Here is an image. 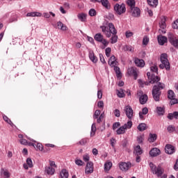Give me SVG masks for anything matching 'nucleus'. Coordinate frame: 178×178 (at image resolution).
I'll list each match as a JSON object with an SVG mask.
<instances>
[{
  "instance_id": "dca6fc26",
  "label": "nucleus",
  "mask_w": 178,
  "mask_h": 178,
  "mask_svg": "<svg viewBox=\"0 0 178 178\" xmlns=\"http://www.w3.org/2000/svg\"><path fill=\"white\" fill-rule=\"evenodd\" d=\"M134 63L138 67H144L145 66V61L143 59L135 58Z\"/></svg>"
},
{
  "instance_id": "a19ab883",
  "label": "nucleus",
  "mask_w": 178,
  "mask_h": 178,
  "mask_svg": "<svg viewBox=\"0 0 178 178\" xmlns=\"http://www.w3.org/2000/svg\"><path fill=\"white\" fill-rule=\"evenodd\" d=\"M156 111H157L158 115H163V113H165V109L162 107H157Z\"/></svg>"
},
{
  "instance_id": "69168bd1",
  "label": "nucleus",
  "mask_w": 178,
  "mask_h": 178,
  "mask_svg": "<svg viewBox=\"0 0 178 178\" xmlns=\"http://www.w3.org/2000/svg\"><path fill=\"white\" fill-rule=\"evenodd\" d=\"M120 126V122H115L113 125V130H116Z\"/></svg>"
},
{
  "instance_id": "4d7b16f0",
  "label": "nucleus",
  "mask_w": 178,
  "mask_h": 178,
  "mask_svg": "<svg viewBox=\"0 0 178 178\" xmlns=\"http://www.w3.org/2000/svg\"><path fill=\"white\" fill-rule=\"evenodd\" d=\"M35 147H36V149H38L39 151H42V149H44L42 144L41 143H37V145H35Z\"/></svg>"
},
{
  "instance_id": "a18cd8bd",
  "label": "nucleus",
  "mask_w": 178,
  "mask_h": 178,
  "mask_svg": "<svg viewBox=\"0 0 178 178\" xmlns=\"http://www.w3.org/2000/svg\"><path fill=\"white\" fill-rule=\"evenodd\" d=\"M150 70L153 73H158V66H156V65H154L151 66Z\"/></svg>"
},
{
  "instance_id": "cd10ccee",
  "label": "nucleus",
  "mask_w": 178,
  "mask_h": 178,
  "mask_svg": "<svg viewBox=\"0 0 178 178\" xmlns=\"http://www.w3.org/2000/svg\"><path fill=\"white\" fill-rule=\"evenodd\" d=\"M137 129L139 130V131H144L145 130H147V124L140 123L137 127Z\"/></svg>"
},
{
  "instance_id": "9b49d317",
  "label": "nucleus",
  "mask_w": 178,
  "mask_h": 178,
  "mask_svg": "<svg viewBox=\"0 0 178 178\" xmlns=\"http://www.w3.org/2000/svg\"><path fill=\"white\" fill-rule=\"evenodd\" d=\"M130 13L133 17H140V15H141V10L138 7H134L130 10Z\"/></svg>"
},
{
  "instance_id": "c9c22d12",
  "label": "nucleus",
  "mask_w": 178,
  "mask_h": 178,
  "mask_svg": "<svg viewBox=\"0 0 178 178\" xmlns=\"http://www.w3.org/2000/svg\"><path fill=\"white\" fill-rule=\"evenodd\" d=\"M125 130L126 129H124V127L123 126H122L118 129H117L116 133L118 135L124 134V133H126Z\"/></svg>"
},
{
  "instance_id": "b1692460",
  "label": "nucleus",
  "mask_w": 178,
  "mask_h": 178,
  "mask_svg": "<svg viewBox=\"0 0 178 178\" xmlns=\"http://www.w3.org/2000/svg\"><path fill=\"white\" fill-rule=\"evenodd\" d=\"M57 27L59 29V30H62V31H66L67 30V26L66 25L63 24L61 22H57Z\"/></svg>"
},
{
  "instance_id": "c03bdc74",
  "label": "nucleus",
  "mask_w": 178,
  "mask_h": 178,
  "mask_svg": "<svg viewBox=\"0 0 178 178\" xmlns=\"http://www.w3.org/2000/svg\"><path fill=\"white\" fill-rule=\"evenodd\" d=\"M167 130H168V133H173V131H175V130H176V128L173 125H169L167 127Z\"/></svg>"
},
{
  "instance_id": "6e6552de",
  "label": "nucleus",
  "mask_w": 178,
  "mask_h": 178,
  "mask_svg": "<svg viewBox=\"0 0 178 178\" xmlns=\"http://www.w3.org/2000/svg\"><path fill=\"white\" fill-rule=\"evenodd\" d=\"M147 76L151 84H154L156 83V86H158V83H161L159 82V80H161V78H159L158 76H155L153 74L151 75V72H147Z\"/></svg>"
},
{
  "instance_id": "72a5a7b5",
  "label": "nucleus",
  "mask_w": 178,
  "mask_h": 178,
  "mask_svg": "<svg viewBox=\"0 0 178 178\" xmlns=\"http://www.w3.org/2000/svg\"><path fill=\"white\" fill-rule=\"evenodd\" d=\"M114 70L116 73L118 79H120L122 77V72H120V68L119 67H114Z\"/></svg>"
},
{
  "instance_id": "bf43d9fd",
  "label": "nucleus",
  "mask_w": 178,
  "mask_h": 178,
  "mask_svg": "<svg viewBox=\"0 0 178 178\" xmlns=\"http://www.w3.org/2000/svg\"><path fill=\"white\" fill-rule=\"evenodd\" d=\"M83 160L84 161V162H88V161H90V155L88 154L83 155Z\"/></svg>"
},
{
  "instance_id": "603ef678",
  "label": "nucleus",
  "mask_w": 178,
  "mask_h": 178,
  "mask_svg": "<svg viewBox=\"0 0 178 178\" xmlns=\"http://www.w3.org/2000/svg\"><path fill=\"white\" fill-rule=\"evenodd\" d=\"M26 164L28 165L29 168H33V161H31V159L28 158L26 159Z\"/></svg>"
},
{
  "instance_id": "423d86ee",
  "label": "nucleus",
  "mask_w": 178,
  "mask_h": 178,
  "mask_svg": "<svg viewBox=\"0 0 178 178\" xmlns=\"http://www.w3.org/2000/svg\"><path fill=\"white\" fill-rule=\"evenodd\" d=\"M94 38L95 41H97V42L103 44L104 47H108V45H109V42H108L106 39L104 38V35L101 34V33L95 34Z\"/></svg>"
},
{
  "instance_id": "f704fd0d",
  "label": "nucleus",
  "mask_w": 178,
  "mask_h": 178,
  "mask_svg": "<svg viewBox=\"0 0 178 178\" xmlns=\"http://www.w3.org/2000/svg\"><path fill=\"white\" fill-rule=\"evenodd\" d=\"M135 154L136 155H141V154H143V149H141V147H140V145H137L135 147Z\"/></svg>"
},
{
  "instance_id": "0e129e2a",
  "label": "nucleus",
  "mask_w": 178,
  "mask_h": 178,
  "mask_svg": "<svg viewBox=\"0 0 178 178\" xmlns=\"http://www.w3.org/2000/svg\"><path fill=\"white\" fill-rule=\"evenodd\" d=\"M125 35L127 38H130V37H133V32H130L128 31L125 33Z\"/></svg>"
},
{
  "instance_id": "13d9d810",
  "label": "nucleus",
  "mask_w": 178,
  "mask_h": 178,
  "mask_svg": "<svg viewBox=\"0 0 178 178\" xmlns=\"http://www.w3.org/2000/svg\"><path fill=\"white\" fill-rule=\"evenodd\" d=\"M171 105H175L176 104H178V99L174 97L173 99H170Z\"/></svg>"
},
{
  "instance_id": "338daca9",
  "label": "nucleus",
  "mask_w": 178,
  "mask_h": 178,
  "mask_svg": "<svg viewBox=\"0 0 178 178\" xmlns=\"http://www.w3.org/2000/svg\"><path fill=\"white\" fill-rule=\"evenodd\" d=\"M97 98L101 99L102 98V90H99L97 91Z\"/></svg>"
},
{
  "instance_id": "58836bf2",
  "label": "nucleus",
  "mask_w": 178,
  "mask_h": 178,
  "mask_svg": "<svg viewBox=\"0 0 178 178\" xmlns=\"http://www.w3.org/2000/svg\"><path fill=\"white\" fill-rule=\"evenodd\" d=\"M51 15H52L53 17H55V13H52V12H49V13H43V16L44 17H45L46 19H49L51 17Z\"/></svg>"
},
{
  "instance_id": "e433bc0d",
  "label": "nucleus",
  "mask_w": 178,
  "mask_h": 178,
  "mask_svg": "<svg viewBox=\"0 0 178 178\" xmlns=\"http://www.w3.org/2000/svg\"><path fill=\"white\" fill-rule=\"evenodd\" d=\"M78 19L81 20V22H86V19H87V15L84 13H81L78 15Z\"/></svg>"
},
{
  "instance_id": "a211bd4d",
  "label": "nucleus",
  "mask_w": 178,
  "mask_h": 178,
  "mask_svg": "<svg viewBox=\"0 0 178 178\" xmlns=\"http://www.w3.org/2000/svg\"><path fill=\"white\" fill-rule=\"evenodd\" d=\"M42 14L38 12L28 13L26 14L27 17H41Z\"/></svg>"
},
{
  "instance_id": "393cba45",
  "label": "nucleus",
  "mask_w": 178,
  "mask_h": 178,
  "mask_svg": "<svg viewBox=\"0 0 178 178\" xmlns=\"http://www.w3.org/2000/svg\"><path fill=\"white\" fill-rule=\"evenodd\" d=\"M89 58H90V60L93 63H97L98 62V58H97V56H95V54H94L93 52L89 53Z\"/></svg>"
},
{
  "instance_id": "aec40b11",
  "label": "nucleus",
  "mask_w": 178,
  "mask_h": 178,
  "mask_svg": "<svg viewBox=\"0 0 178 178\" xmlns=\"http://www.w3.org/2000/svg\"><path fill=\"white\" fill-rule=\"evenodd\" d=\"M139 101H140V104H141V105H144L148 101V96L147 95H142L139 97Z\"/></svg>"
},
{
  "instance_id": "49530a36",
  "label": "nucleus",
  "mask_w": 178,
  "mask_h": 178,
  "mask_svg": "<svg viewBox=\"0 0 178 178\" xmlns=\"http://www.w3.org/2000/svg\"><path fill=\"white\" fill-rule=\"evenodd\" d=\"M117 95L119 97V98H124V92H123V90H117Z\"/></svg>"
},
{
  "instance_id": "f3484780",
  "label": "nucleus",
  "mask_w": 178,
  "mask_h": 178,
  "mask_svg": "<svg viewBox=\"0 0 178 178\" xmlns=\"http://www.w3.org/2000/svg\"><path fill=\"white\" fill-rule=\"evenodd\" d=\"M108 65L111 67H115L118 65V60H116V57H115L114 55L111 56L109 60H108Z\"/></svg>"
},
{
  "instance_id": "7c9ffc66",
  "label": "nucleus",
  "mask_w": 178,
  "mask_h": 178,
  "mask_svg": "<svg viewBox=\"0 0 178 178\" xmlns=\"http://www.w3.org/2000/svg\"><path fill=\"white\" fill-rule=\"evenodd\" d=\"M111 168H112V162L109 161V162L105 163L104 170L106 172H109V170H111Z\"/></svg>"
},
{
  "instance_id": "5701e85b",
  "label": "nucleus",
  "mask_w": 178,
  "mask_h": 178,
  "mask_svg": "<svg viewBox=\"0 0 178 178\" xmlns=\"http://www.w3.org/2000/svg\"><path fill=\"white\" fill-rule=\"evenodd\" d=\"M156 138H158L156 134H149L148 141L149 143H154V141H156Z\"/></svg>"
},
{
  "instance_id": "680f3d73",
  "label": "nucleus",
  "mask_w": 178,
  "mask_h": 178,
  "mask_svg": "<svg viewBox=\"0 0 178 178\" xmlns=\"http://www.w3.org/2000/svg\"><path fill=\"white\" fill-rule=\"evenodd\" d=\"M170 44H172V45L175 47V48H178V40L177 39H175L174 41L172 42Z\"/></svg>"
},
{
  "instance_id": "2f4dec72",
  "label": "nucleus",
  "mask_w": 178,
  "mask_h": 178,
  "mask_svg": "<svg viewBox=\"0 0 178 178\" xmlns=\"http://www.w3.org/2000/svg\"><path fill=\"white\" fill-rule=\"evenodd\" d=\"M166 19L165 17H163L159 22V26L161 29H166Z\"/></svg>"
},
{
  "instance_id": "09e8293b",
  "label": "nucleus",
  "mask_w": 178,
  "mask_h": 178,
  "mask_svg": "<svg viewBox=\"0 0 178 178\" xmlns=\"http://www.w3.org/2000/svg\"><path fill=\"white\" fill-rule=\"evenodd\" d=\"M112 49H111V47H107L105 50L106 52V56H107V58H109V56H111V52Z\"/></svg>"
},
{
  "instance_id": "4be33fe9",
  "label": "nucleus",
  "mask_w": 178,
  "mask_h": 178,
  "mask_svg": "<svg viewBox=\"0 0 178 178\" xmlns=\"http://www.w3.org/2000/svg\"><path fill=\"white\" fill-rule=\"evenodd\" d=\"M68 177H69V172H67L66 169H63L60 172L59 178H68Z\"/></svg>"
},
{
  "instance_id": "864d4df0",
  "label": "nucleus",
  "mask_w": 178,
  "mask_h": 178,
  "mask_svg": "<svg viewBox=\"0 0 178 178\" xmlns=\"http://www.w3.org/2000/svg\"><path fill=\"white\" fill-rule=\"evenodd\" d=\"M138 83L140 84V87H144V84H145V86H148L149 84V83L144 82L141 79L138 80Z\"/></svg>"
},
{
  "instance_id": "8fccbe9b",
  "label": "nucleus",
  "mask_w": 178,
  "mask_h": 178,
  "mask_svg": "<svg viewBox=\"0 0 178 178\" xmlns=\"http://www.w3.org/2000/svg\"><path fill=\"white\" fill-rule=\"evenodd\" d=\"M75 163L78 166H83V165H84V162H83V161H81V159H76Z\"/></svg>"
},
{
  "instance_id": "774afa93",
  "label": "nucleus",
  "mask_w": 178,
  "mask_h": 178,
  "mask_svg": "<svg viewBox=\"0 0 178 178\" xmlns=\"http://www.w3.org/2000/svg\"><path fill=\"white\" fill-rule=\"evenodd\" d=\"M143 115H147L148 113V108L145 107L142 109V111H140Z\"/></svg>"
},
{
  "instance_id": "6e6d98bb",
  "label": "nucleus",
  "mask_w": 178,
  "mask_h": 178,
  "mask_svg": "<svg viewBox=\"0 0 178 178\" xmlns=\"http://www.w3.org/2000/svg\"><path fill=\"white\" fill-rule=\"evenodd\" d=\"M99 115H101V111L96 110L95 112L93 118L95 119H98V116H99Z\"/></svg>"
},
{
  "instance_id": "473e14b6",
  "label": "nucleus",
  "mask_w": 178,
  "mask_h": 178,
  "mask_svg": "<svg viewBox=\"0 0 178 178\" xmlns=\"http://www.w3.org/2000/svg\"><path fill=\"white\" fill-rule=\"evenodd\" d=\"M168 99H173L174 98H176V95H175V92H173V90H168Z\"/></svg>"
},
{
  "instance_id": "4c0bfd02",
  "label": "nucleus",
  "mask_w": 178,
  "mask_h": 178,
  "mask_svg": "<svg viewBox=\"0 0 178 178\" xmlns=\"http://www.w3.org/2000/svg\"><path fill=\"white\" fill-rule=\"evenodd\" d=\"M132 126H133V122H131V120L128 121L127 123L123 125V127L126 130H127V129H131Z\"/></svg>"
},
{
  "instance_id": "4468645a",
  "label": "nucleus",
  "mask_w": 178,
  "mask_h": 178,
  "mask_svg": "<svg viewBox=\"0 0 178 178\" xmlns=\"http://www.w3.org/2000/svg\"><path fill=\"white\" fill-rule=\"evenodd\" d=\"M158 42L159 45H165L166 42H168V38L166 36H163L162 35H159L157 37Z\"/></svg>"
},
{
  "instance_id": "6ab92c4d",
  "label": "nucleus",
  "mask_w": 178,
  "mask_h": 178,
  "mask_svg": "<svg viewBox=\"0 0 178 178\" xmlns=\"http://www.w3.org/2000/svg\"><path fill=\"white\" fill-rule=\"evenodd\" d=\"M97 2H101L102 6L106 9H111V4L108 0H97Z\"/></svg>"
},
{
  "instance_id": "bb28decb",
  "label": "nucleus",
  "mask_w": 178,
  "mask_h": 178,
  "mask_svg": "<svg viewBox=\"0 0 178 178\" xmlns=\"http://www.w3.org/2000/svg\"><path fill=\"white\" fill-rule=\"evenodd\" d=\"M123 49L127 52H134V47L131 45H125L124 46Z\"/></svg>"
},
{
  "instance_id": "e2e57ef3",
  "label": "nucleus",
  "mask_w": 178,
  "mask_h": 178,
  "mask_svg": "<svg viewBox=\"0 0 178 178\" xmlns=\"http://www.w3.org/2000/svg\"><path fill=\"white\" fill-rule=\"evenodd\" d=\"M19 143L22 145H27V144H28L27 140H26V139H20Z\"/></svg>"
},
{
  "instance_id": "39448f33",
  "label": "nucleus",
  "mask_w": 178,
  "mask_h": 178,
  "mask_svg": "<svg viewBox=\"0 0 178 178\" xmlns=\"http://www.w3.org/2000/svg\"><path fill=\"white\" fill-rule=\"evenodd\" d=\"M114 11L119 15L126 13V5L124 3H116L114 6Z\"/></svg>"
},
{
  "instance_id": "f257e3e1",
  "label": "nucleus",
  "mask_w": 178,
  "mask_h": 178,
  "mask_svg": "<svg viewBox=\"0 0 178 178\" xmlns=\"http://www.w3.org/2000/svg\"><path fill=\"white\" fill-rule=\"evenodd\" d=\"M102 33L107 38H110L111 44L118 42V30L112 23H107L100 26Z\"/></svg>"
},
{
  "instance_id": "9d476101",
  "label": "nucleus",
  "mask_w": 178,
  "mask_h": 178,
  "mask_svg": "<svg viewBox=\"0 0 178 178\" xmlns=\"http://www.w3.org/2000/svg\"><path fill=\"white\" fill-rule=\"evenodd\" d=\"M120 170H122V172H127L130 168H131V163L130 162H122L120 163L119 165Z\"/></svg>"
},
{
  "instance_id": "c85d7f7f",
  "label": "nucleus",
  "mask_w": 178,
  "mask_h": 178,
  "mask_svg": "<svg viewBox=\"0 0 178 178\" xmlns=\"http://www.w3.org/2000/svg\"><path fill=\"white\" fill-rule=\"evenodd\" d=\"M127 5L130 8V10L133 9L134 8H136V1L135 0H128L127 1Z\"/></svg>"
},
{
  "instance_id": "3c124183",
  "label": "nucleus",
  "mask_w": 178,
  "mask_h": 178,
  "mask_svg": "<svg viewBox=\"0 0 178 178\" xmlns=\"http://www.w3.org/2000/svg\"><path fill=\"white\" fill-rule=\"evenodd\" d=\"M137 141L138 144H143V141H144V136H138L137 137Z\"/></svg>"
},
{
  "instance_id": "79ce46f5",
  "label": "nucleus",
  "mask_w": 178,
  "mask_h": 178,
  "mask_svg": "<svg viewBox=\"0 0 178 178\" xmlns=\"http://www.w3.org/2000/svg\"><path fill=\"white\" fill-rule=\"evenodd\" d=\"M175 40H176V38L175 37V35H173V33H168V41L171 43Z\"/></svg>"
},
{
  "instance_id": "0eeeda50",
  "label": "nucleus",
  "mask_w": 178,
  "mask_h": 178,
  "mask_svg": "<svg viewBox=\"0 0 178 178\" xmlns=\"http://www.w3.org/2000/svg\"><path fill=\"white\" fill-rule=\"evenodd\" d=\"M124 112L127 118H128L129 120H131V119L134 118V111H133V108H131V106H125L124 108Z\"/></svg>"
},
{
  "instance_id": "f8f14e48",
  "label": "nucleus",
  "mask_w": 178,
  "mask_h": 178,
  "mask_svg": "<svg viewBox=\"0 0 178 178\" xmlns=\"http://www.w3.org/2000/svg\"><path fill=\"white\" fill-rule=\"evenodd\" d=\"M85 172L86 175H90V173L94 172V164L92 162L90 161L87 163Z\"/></svg>"
},
{
  "instance_id": "7ed1b4c3",
  "label": "nucleus",
  "mask_w": 178,
  "mask_h": 178,
  "mask_svg": "<svg viewBox=\"0 0 178 178\" xmlns=\"http://www.w3.org/2000/svg\"><path fill=\"white\" fill-rule=\"evenodd\" d=\"M160 60L161 62V64L159 65L160 69L170 70V63H169V60H168V54H162L160 57Z\"/></svg>"
},
{
  "instance_id": "1a4fd4ad",
  "label": "nucleus",
  "mask_w": 178,
  "mask_h": 178,
  "mask_svg": "<svg viewBox=\"0 0 178 178\" xmlns=\"http://www.w3.org/2000/svg\"><path fill=\"white\" fill-rule=\"evenodd\" d=\"M127 73L129 76H134V79L137 80V78L138 77V70H137V68L132 67L127 70Z\"/></svg>"
},
{
  "instance_id": "2eb2a0df",
  "label": "nucleus",
  "mask_w": 178,
  "mask_h": 178,
  "mask_svg": "<svg viewBox=\"0 0 178 178\" xmlns=\"http://www.w3.org/2000/svg\"><path fill=\"white\" fill-rule=\"evenodd\" d=\"M149 155L153 158L158 156V155H161V150L156 147H154L149 151Z\"/></svg>"
},
{
  "instance_id": "ea45409f",
  "label": "nucleus",
  "mask_w": 178,
  "mask_h": 178,
  "mask_svg": "<svg viewBox=\"0 0 178 178\" xmlns=\"http://www.w3.org/2000/svg\"><path fill=\"white\" fill-rule=\"evenodd\" d=\"M3 120H5L6 122V123H8V124L13 127V122H12V120H10V119H9V118H8V116L3 115Z\"/></svg>"
},
{
  "instance_id": "a878e982",
  "label": "nucleus",
  "mask_w": 178,
  "mask_h": 178,
  "mask_svg": "<svg viewBox=\"0 0 178 178\" xmlns=\"http://www.w3.org/2000/svg\"><path fill=\"white\" fill-rule=\"evenodd\" d=\"M147 3L152 8H156L158 6V0H147Z\"/></svg>"
},
{
  "instance_id": "de8ad7c7",
  "label": "nucleus",
  "mask_w": 178,
  "mask_h": 178,
  "mask_svg": "<svg viewBox=\"0 0 178 178\" xmlns=\"http://www.w3.org/2000/svg\"><path fill=\"white\" fill-rule=\"evenodd\" d=\"M149 42V38H148V37L147 36H145L143 39V44L147 45Z\"/></svg>"
},
{
  "instance_id": "37998d69",
  "label": "nucleus",
  "mask_w": 178,
  "mask_h": 178,
  "mask_svg": "<svg viewBox=\"0 0 178 178\" xmlns=\"http://www.w3.org/2000/svg\"><path fill=\"white\" fill-rule=\"evenodd\" d=\"M88 143V138H83L81 139L77 144L79 145H86Z\"/></svg>"
},
{
  "instance_id": "ddd939ff",
  "label": "nucleus",
  "mask_w": 178,
  "mask_h": 178,
  "mask_svg": "<svg viewBox=\"0 0 178 178\" xmlns=\"http://www.w3.org/2000/svg\"><path fill=\"white\" fill-rule=\"evenodd\" d=\"M165 151L166 154L172 155V154H175L176 149H175V146L172 145H166L165 147Z\"/></svg>"
},
{
  "instance_id": "20e7f679",
  "label": "nucleus",
  "mask_w": 178,
  "mask_h": 178,
  "mask_svg": "<svg viewBox=\"0 0 178 178\" xmlns=\"http://www.w3.org/2000/svg\"><path fill=\"white\" fill-rule=\"evenodd\" d=\"M149 168L153 175H156L157 177H161L163 175V168L161 165L156 166L153 163H149Z\"/></svg>"
},
{
  "instance_id": "5fc2aeb1",
  "label": "nucleus",
  "mask_w": 178,
  "mask_h": 178,
  "mask_svg": "<svg viewBox=\"0 0 178 178\" xmlns=\"http://www.w3.org/2000/svg\"><path fill=\"white\" fill-rule=\"evenodd\" d=\"M89 15L90 16H96L97 15V11L94 8H92L89 10Z\"/></svg>"
},
{
  "instance_id": "052dcab7",
  "label": "nucleus",
  "mask_w": 178,
  "mask_h": 178,
  "mask_svg": "<svg viewBox=\"0 0 178 178\" xmlns=\"http://www.w3.org/2000/svg\"><path fill=\"white\" fill-rule=\"evenodd\" d=\"M172 29H175L176 30H178V19L174 22L172 24Z\"/></svg>"
},
{
  "instance_id": "f03ea898",
  "label": "nucleus",
  "mask_w": 178,
  "mask_h": 178,
  "mask_svg": "<svg viewBox=\"0 0 178 178\" xmlns=\"http://www.w3.org/2000/svg\"><path fill=\"white\" fill-rule=\"evenodd\" d=\"M165 88V85L163 83H158L157 85H154L152 91L153 99L156 101V102H159L161 101V95L162 92L161 90H163Z\"/></svg>"
},
{
  "instance_id": "412c9836",
  "label": "nucleus",
  "mask_w": 178,
  "mask_h": 178,
  "mask_svg": "<svg viewBox=\"0 0 178 178\" xmlns=\"http://www.w3.org/2000/svg\"><path fill=\"white\" fill-rule=\"evenodd\" d=\"M168 119H169L170 120H173V119H178V112L177 111H175L173 113H170L168 115Z\"/></svg>"
},
{
  "instance_id": "c756f323",
  "label": "nucleus",
  "mask_w": 178,
  "mask_h": 178,
  "mask_svg": "<svg viewBox=\"0 0 178 178\" xmlns=\"http://www.w3.org/2000/svg\"><path fill=\"white\" fill-rule=\"evenodd\" d=\"M45 172L46 173H47V175H54V173H55V168H52V167H47L45 169Z\"/></svg>"
}]
</instances>
